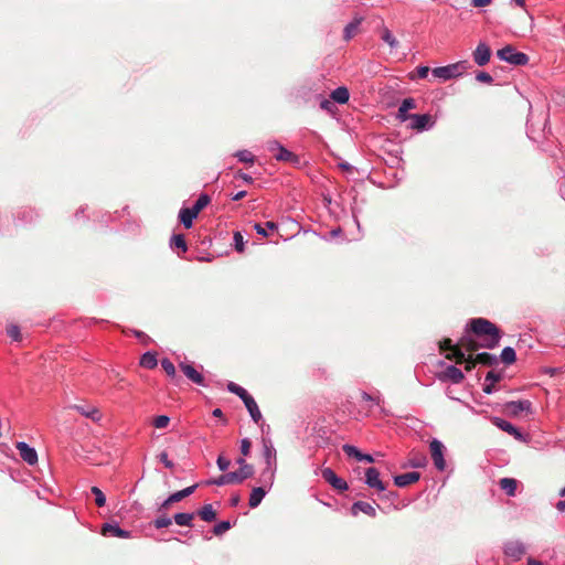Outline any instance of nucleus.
<instances>
[{
    "label": "nucleus",
    "mask_w": 565,
    "mask_h": 565,
    "mask_svg": "<svg viewBox=\"0 0 565 565\" xmlns=\"http://www.w3.org/2000/svg\"><path fill=\"white\" fill-rule=\"evenodd\" d=\"M244 404H245L250 417L253 418V420L255 423H258L262 419V413H260L255 399L253 398V396L249 395L246 398V401H244Z\"/></svg>",
    "instance_id": "obj_23"
},
{
    "label": "nucleus",
    "mask_w": 565,
    "mask_h": 565,
    "mask_svg": "<svg viewBox=\"0 0 565 565\" xmlns=\"http://www.w3.org/2000/svg\"><path fill=\"white\" fill-rule=\"evenodd\" d=\"M446 359L454 360L457 364H462L466 361L465 351L457 343L454 350L446 354Z\"/></svg>",
    "instance_id": "obj_30"
},
{
    "label": "nucleus",
    "mask_w": 565,
    "mask_h": 565,
    "mask_svg": "<svg viewBox=\"0 0 565 565\" xmlns=\"http://www.w3.org/2000/svg\"><path fill=\"white\" fill-rule=\"evenodd\" d=\"M463 70L462 63H455L447 66H440L433 70V75L443 81L454 78L461 74Z\"/></svg>",
    "instance_id": "obj_5"
},
{
    "label": "nucleus",
    "mask_w": 565,
    "mask_h": 565,
    "mask_svg": "<svg viewBox=\"0 0 565 565\" xmlns=\"http://www.w3.org/2000/svg\"><path fill=\"white\" fill-rule=\"evenodd\" d=\"M428 73H429V67L428 66H419V67L416 68V74H417L418 78L427 77Z\"/></svg>",
    "instance_id": "obj_56"
},
{
    "label": "nucleus",
    "mask_w": 565,
    "mask_h": 565,
    "mask_svg": "<svg viewBox=\"0 0 565 565\" xmlns=\"http://www.w3.org/2000/svg\"><path fill=\"white\" fill-rule=\"evenodd\" d=\"M342 450L344 451L345 455H348L349 457H354L356 460H360L362 456V452L355 446L349 444L343 445Z\"/></svg>",
    "instance_id": "obj_39"
},
{
    "label": "nucleus",
    "mask_w": 565,
    "mask_h": 565,
    "mask_svg": "<svg viewBox=\"0 0 565 565\" xmlns=\"http://www.w3.org/2000/svg\"><path fill=\"white\" fill-rule=\"evenodd\" d=\"M491 56V50L486 43H480L473 52L475 62L479 66L486 65Z\"/></svg>",
    "instance_id": "obj_15"
},
{
    "label": "nucleus",
    "mask_w": 565,
    "mask_h": 565,
    "mask_svg": "<svg viewBox=\"0 0 565 565\" xmlns=\"http://www.w3.org/2000/svg\"><path fill=\"white\" fill-rule=\"evenodd\" d=\"M253 473H254L253 466H245V467H239V469L236 471L228 472V476H232L231 482H232V484H235V483H242L244 480L250 478L253 476Z\"/></svg>",
    "instance_id": "obj_16"
},
{
    "label": "nucleus",
    "mask_w": 565,
    "mask_h": 565,
    "mask_svg": "<svg viewBox=\"0 0 565 565\" xmlns=\"http://www.w3.org/2000/svg\"><path fill=\"white\" fill-rule=\"evenodd\" d=\"M239 161L242 162H254V157L247 151H241L237 153Z\"/></svg>",
    "instance_id": "obj_53"
},
{
    "label": "nucleus",
    "mask_w": 565,
    "mask_h": 565,
    "mask_svg": "<svg viewBox=\"0 0 565 565\" xmlns=\"http://www.w3.org/2000/svg\"><path fill=\"white\" fill-rule=\"evenodd\" d=\"M351 510L353 515H356L359 512L365 513L372 518L376 515L375 508L371 503L365 501L354 502Z\"/></svg>",
    "instance_id": "obj_21"
},
{
    "label": "nucleus",
    "mask_w": 565,
    "mask_h": 565,
    "mask_svg": "<svg viewBox=\"0 0 565 565\" xmlns=\"http://www.w3.org/2000/svg\"><path fill=\"white\" fill-rule=\"evenodd\" d=\"M230 465H231V461L228 459H226L225 457L220 456L217 458V466H218L220 470H222V471L227 470Z\"/></svg>",
    "instance_id": "obj_55"
},
{
    "label": "nucleus",
    "mask_w": 565,
    "mask_h": 565,
    "mask_svg": "<svg viewBox=\"0 0 565 565\" xmlns=\"http://www.w3.org/2000/svg\"><path fill=\"white\" fill-rule=\"evenodd\" d=\"M227 390L231 393H234L237 396H239L243 402L246 401V398L249 396V394L247 393V391L245 388H243L242 386H239V385H237V384H235L233 382L228 383Z\"/></svg>",
    "instance_id": "obj_35"
},
{
    "label": "nucleus",
    "mask_w": 565,
    "mask_h": 565,
    "mask_svg": "<svg viewBox=\"0 0 565 565\" xmlns=\"http://www.w3.org/2000/svg\"><path fill=\"white\" fill-rule=\"evenodd\" d=\"M198 484H193L191 487H188L183 490H180L183 494L184 498L189 497L190 494H192L194 492V490L196 489Z\"/></svg>",
    "instance_id": "obj_61"
},
{
    "label": "nucleus",
    "mask_w": 565,
    "mask_h": 565,
    "mask_svg": "<svg viewBox=\"0 0 565 565\" xmlns=\"http://www.w3.org/2000/svg\"><path fill=\"white\" fill-rule=\"evenodd\" d=\"M454 347H456V344H452V341L451 339H444L440 343H439V349L440 351H449V353L454 350Z\"/></svg>",
    "instance_id": "obj_49"
},
{
    "label": "nucleus",
    "mask_w": 565,
    "mask_h": 565,
    "mask_svg": "<svg viewBox=\"0 0 565 565\" xmlns=\"http://www.w3.org/2000/svg\"><path fill=\"white\" fill-rule=\"evenodd\" d=\"M140 365L145 369L152 370L158 365L157 354L146 352L140 359Z\"/></svg>",
    "instance_id": "obj_28"
},
{
    "label": "nucleus",
    "mask_w": 565,
    "mask_h": 565,
    "mask_svg": "<svg viewBox=\"0 0 565 565\" xmlns=\"http://www.w3.org/2000/svg\"><path fill=\"white\" fill-rule=\"evenodd\" d=\"M172 244L177 247V248H181L183 252L186 250V243H185V239H184V236L179 234V235H173L172 237Z\"/></svg>",
    "instance_id": "obj_46"
},
{
    "label": "nucleus",
    "mask_w": 565,
    "mask_h": 565,
    "mask_svg": "<svg viewBox=\"0 0 565 565\" xmlns=\"http://www.w3.org/2000/svg\"><path fill=\"white\" fill-rule=\"evenodd\" d=\"M463 363H465V370L467 372L472 371L476 367V365L478 364L477 361H475V356L472 354H469L468 358H466V361Z\"/></svg>",
    "instance_id": "obj_50"
},
{
    "label": "nucleus",
    "mask_w": 565,
    "mask_h": 565,
    "mask_svg": "<svg viewBox=\"0 0 565 565\" xmlns=\"http://www.w3.org/2000/svg\"><path fill=\"white\" fill-rule=\"evenodd\" d=\"M198 514L205 522H212L216 519V512L214 511L212 504H204Z\"/></svg>",
    "instance_id": "obj_29"
},
{
    "label": "nucleus",
    "mask_w": 565,
    "mask_h": 565,
    "mask_svg": "<svg viewBox=\"0 0 565 565\" xmlns=\"http://www.w3.org/2000/svg\"><path fill=\"white\" fill-rule=\"evenodd\" d=\"M17 449L19 450L20 457L29 465H35L38 462V454L34 448H31L26 443H17Z\"/></svg>",
    "instance_id": "obj_11"
},
{
    "label": "nucleus",
    "mask_w": 565,
    "mask_h": 565,
    "mask_svg": "<svg viewBox=\"0 0 565 565\" xmlns=\"http://www.w3.org/2000/svg\"><path fill=\"white\" fill-rule=\"evenodd\" d=\"M102 533L104 535L109 534V535L121 537V539H127L130 536L128 531H125V530L120 529L119 526L113 525L109 523H106L103 525Z\"/></svg>",
    "instance_id": "obj_22"
},
{
    "label": "nucleus",
    "mask_w": 565,
    "mask_h": 565,
    "mask_svg": "<svg viewBox=\"0 0 565 565\" xmlns=\"http://www.w3.org/2000/svg\"><path fill=\"white\" fill-rule=\"evenodd\" d=\"M71 408L77 411L83 416L90 418L93 422H99L102 419V413L100 411L90 405H73Z\"/></svg>",
    "instance_id": "obj_14"
},
{
    "label": "nucleus",
    "mask_w": 565,
    "mask_h": 565,
    "mask_svg": "<svg viewBox=\"0 0 565 565\" xmlns=\"http://www.w3.org/2000/svg\"><path fill=\"white\" fill-rule=\"evenodd\" d=\"M169 423L170 418L167 415L156 416L152 420V425L158 429L166 428L169 425Z\"/></svg>",
    "instance_id": "obj_41"
},
{
    "label": "nucleus",
    "mask_w": 565,
    "mask_h": 565,
    "mask_svg": "<svg viewBox=\"0 0 565 565\" xmlns=\"http://www.w3.org/2000/svg\"><path fill=\"white\" fill-rule=\"evenodd\" d=\"M476 79L481 83H491L493 81L492 76L487 72H479Z\"/></svg>",
    "instance_id": "obj_52"
},
{
    "label": "nucleus",
    "mask_w": 565,
    "mask_h": 565,
    "mask_svg": "<svg viewBox=\"0 0 565 565\" xmlns=\"http://www.w3.org/2000/svg\"><path fill=\"white\" fill-rule=\"evenodd\" d=\"M179 367L190 381L198 385H205L204 376L193 365L182 362Z\"/></svg>",
    "instance_id": "obj_12"
},
{
    "label": "nucleus",
    "mask_w": 565,
    "mask_h": 565,
    "mask_svg": "<svg viewBox=\"0 0 565 565\" xmlns=\"http://www.w3.org/2000/svg\"><path fill=\"white\" fill-rule=\"evenodd\" d=\"M500 60L505 61L512 65H525L529 62V56L522 52L515 51L512 45H505L497 52Z\"/></svg>",
    "instance_id": "obj_4"
},
{
    "label": "nucleus",
    "mask_w": 565,
    "mask_h": 565,
    "mask_svg": "<svg viewBox=\"0 0 565 565\" xmlns=\"http://www.w3.org/2000/svg\"><path fill=\"white\" fill-rule=\"evenodd\" d=\"M254 228L255 231L257 232V234L262 235V236H267V231H266V226L264 227L263 225L256 223L254 225Z\"/></svg>",
    "instance_id": "obj_60"
},
{
    "label": "nucleus",
    "mask_w": 565,
    "mask_h": 565,
    "mask_svg": "<svg viewBox=\"0 0 565 565\" xmlns=\"http://www.w3.org/2000/svg\"><path fill=\"white\" fill-rule=\"evenodd\" d=\"M556 509H557L559 512H564V513H565V500L558 501V502L556 503Z\"/></svg>",
    "instance_id": "obj_64"
},
{
    "label": "nucleus",
    "mask_w": 565,
    "mask_h": 565,
    "mask_svg": "<svg viewBox=\"0 0 565 565\" xmlns=\"http://www.w3.org/2000/svg\"><path fill=\"white\" fill-rule=\"evenodd\" d=\"M250 448H252V443L249 439L247 438H244L242 441H241V452L243 455V457H246L249 455L250 452Z\"/></svg>",
    "instance_id": "obj_47"
},
{
    "label": "nucleus",
    "mask_w": 565,
    "mask_h": 565,
    "mask_svg": "<svg viewBox=\"0 0 565 565\" xmlns=\"http://www.w3.org/2000/svg\"><path fill=\"white\" fill-rule=\"evenodd\" d=\"M322 478L339 491L348 489V483L342 478H339L331 468H324L321 471Z\"/></svg>",
    "instance_id": "obj_9"
},
{
    "label": "nucleus",
    "mask_w": 565,
    "mask_h": 565,
    "mask_svg": "<svg viewBox=\"0 0 565 565\" xmlns=\"http://www.w3.org/2000/svg\"><path fill=\"white\" fill-rule=\"evenodd\" d=\"M266 494V490L264 487H256L252 490V493L249 495L248 504L250 508H256L260 504L262 500L264 499Z\"/></svg>",
    "instance_id": "obj_25"
},
{
    "label": "nucleus",
    "mask_w": 565,
    "mask_h": 565,
    "mask_svg": "<svg viewBox=\"0 0 565 565\" xmlns=\"http://www.w3.org/2000/svg\"><path fill=\"white\" fill-rule=\"evenodd\" d=\"M233 239H234L235 250L238 252V253H244V250H245V241H244V237H243L242 233L238 232V231L234 232Z\"/></svg>",
    "instance_id": "obj_38"
},
{
    "label": "nucleus",
    "mask_w": 565,
    "mask_h": 565,
    "mask_svg": "<svg viewBox=\"0 0 565 565\" xmlns=\"http://www.w3.org/2000/svg\"><path fill=\"white\" fill-rule=\"evenodd\" d=\"M416 108V102L414 98H405L402 104L399 105L398 111H397V119L401 121H406L411 118V115H408V110Z\"/></svg>",
    "instance_id": "obj_19"
},
{
    "label": "nucleus",
    "mask_w": 565,
    "mask_h": 565,
    "mask_svg": "<svg viewBox=\"0 0 565 565\" xmlns=\"http://www.w3.org/2000/svg\"><path fill=\"white\" fill-rule=\"evenodd\" d=\"M381 39L385 43H387L391 49H396L399 44L396 38L391 33V31L386 26H383L381 29Z\"/></svg>",
    "instance_id": "obj_32"
},
{
    "label": "nucleus",
    "mask_w": 565,
    "mask_h": 565,
    "mask_svg": "<svg viewBox=\"0 0 565 565\" xmlns=\"http://www.w3.org/2000/svg\"><path fill=\"white\" fill-rule=\"evenodd\" d=\"M470 331L477 337L483 338L482 348L493 349L499 344L501 332L499 328L484 318H475L469 322Z\"/></svg>",
    "instance_id": "obj_1"
},
{
    "label": "nucleus",
    "mask_w": 565,
    "mask_h": 565,
    "mask_svg": "<svg viewBox=\"0 0 565 565\" xmlns=\"http://www.w3.org/2000/svg\"><path fill=\"white\" fill-rule=\"evenodd\" d=\"M525 552V546L520 541H509L504 545V554L512 561L521 559Z\"/></svg>",
    "instance_id": "obj_7"
},
{
    "label": "nucleus",
    "mask_w": 565,
    "mask_h": 565,
    "mask_svg": "<svg viewBox=\"0 0 565 565\" xmlns=\"http://www.w3.org/2000/svg\"><path fill=\"white\" fill-rule=\"evenodd\" d=\"M264 456L266 458V461L268 465H270V460L273 457H275V450L271 446L265 445L264 447Z\"/></svg>",
    "instance_id": "obj_54"
},
{
    "label": "nucleus",
    "mask_w": 565,
    "mask_h": 565,
    "mask_svg": "<svg viewBox=\"0 0 565 565\" xmlns=\"http://www.w3.org/2000/svg\"><path fill=\"white\" fill-rule=\"evenodd\" d=\"M409 119L413 121L411 125L412 129L422 131V130L426 129V127L430 124L431 116L428 114H423V115L413 114V115H411Z\"/></svg>",
    "instance_id": "obj_18"
},
{
    "label": "nucleus",
    "mask_w": 565,
    "mask_h": 565,
    "mask_svg": "<svg viewBox=\"0 0 565 565\" xmlns=\"http://www.w3.org/2000/svg\"><path fill=\"white\" fill-rule=\"evenodd\" d=\"M443 450H444V445L439 440L434 439L430 443V454H431V458L434 460V465L440 471H443L446 467V461L444 459Z\"/></svg>",
    "instance_id": "obj_8"
},
{
    "label": "nucleus",
    "mask_w": 565,
    "mask_h": 565,
    "mask_svg": "<svg viewBox=\"0 0 565 565\" xmlns=\"http://www.w3.org/2000/svg\"><path fill=\"white\" fill-rule=\"evenodd\" d=\"M501 374L500 373H495L493 371H490L487 373L486 375V381L489 382V383H497L499 381H501Z\"/></svg>",
    "instance_id": "obj_51"
},
{
    "label": "nucleus",
    "mask_w": 565,
    "mask_h": 565,
    "mask_svg": "<svg viewBox=\"0 0 565 565\" xmlns=\"http://www.w3.org/2000/svg\"><path fill=\"white\" fill-rule=\"evenodd\" d=\"M500 488L507 492L508 495L513 497L515 494L518 481L513 478H502L500 480Z\"/></svg>",
    "instance_id": "obj_26"
},
{
    "label": "nucleus",
    "mask_w": 565,
    "mask_h": 565,
    "mask_svg": "<svg viewBox=\"0 0 565 565\" xmlns=\"http://www.w3.org/2000/svg\"><path fill=\"white\" fill-rule=\"evenodd\" d=\"M492 0H471V4L476 8H483L491 3Z\"/></svg>",
    "instance_id": "obj_58"
},
{
    "label": "nucleus",
    "mask_w": 565,
    "mask_h": 565,
    "mask_svg": "<svg viewBox=\"0 0 565 565\" xmlns=\"http://www.w3.org/2000/svg\"><path fill=\"white\" fill-rule=\"evenodd\" d=\"M440 380H449L455 384L461 383L465 375L461 370L454 365L447 366L439 375Z\"/></svg>",
    "instance_id": "obj_13"
},
{
    "label": "nucleus",
    "mask_w": 565,
    "mask_h": 565,
    "mask_svg": "<svg viewBox=\"0 0 565 565\" xmlns=\"http://www.w3.org/2000/svg\"><path fill=\"white\" fill-rule=\"evenodd\" d=\"M349 97V90L344 86L338 87L331 93V98L339 104H345Z\"/></svg>",
    "instance_id": "obj_27"
},
{
    "label": "nucleus",
    "mask_w": 565,
    "mask_h": 565,
    "mask_svg": "<svg viewBox=\"0 0 565 565\" xmlns=\"http://www.w3.org/2000/svg\"><path fill=\"white\" fill-rule=\"evenodd\" d=\"M516 360L515 351L511 347H507L501 352V361L505 364H512Z\"/></svg>",
    "instance_id": "obj_34"
},
{
    "label": "nucleus",
    "mask_w": 565,
    "mask_h": 565,
    "mask_svg": "<svg viewBox=\"0 0 565 565\" xmlns=\"http://www.w3.org/2000/svg\"><path fill=\"white\" fill-rule=\"evenodd\" d=\"M458 345H460V348L463 351L469 352V354H472L473 352H477L480 348H482L480 343H478L475 339H472L469 335L461 337L458 341Z\"/></svg>",
    "instance_id": "obj_20"
},
{
    "label": "nucleus",
    "mask_w": 565,
    "mask_h": 565,
    "mask_svg": "<svg viewBox=\"0 0 565 565\" xmlns=\"http://www.w3.org/2000/svg\"><path fill=\"white\" fill-rule=\"evenodd\" d=\"M475 361H477L478 364L492 366L497 363V358L493 354L483 352L475 355Z\"/></svg>",
    "instance_id": "obj_31"
},
{
    "label": "nucleus",
    "mask_w": 565,
    "mask_h": 565,
    "mask_svg": "<svg viewBox=\"0 0 565 565\" xmlns=\"http://www.w3.org/2000/svg\"><path fill=\"white\" fill-rule=\"evenodd\" d=\"M362 22V18H355L352 22H350L343 31L344 41H350L354 38L359 32V26Z\"/></svg>",
    "instance_id": "obj_24"
},
{
    "label": "nucleus",
    "mask_w": 565,
    "mask_h": 565,
    "mask_svg": "<svg viewBox=\"0 0 565 565\" xmlns=\"http://www.w3.org/2000/svg\"><path fill=\"white\" fill-rule=\"evenodd\" d=\"M230 527H231V524L228 521H222L214 526L213 533L218 536V535H222L223 533H225L227 530H230Z\"/></svg>",
    "instance_id": "obj_45"
},
{
    "label": "nucleus",
    "mask_w": 565,
    "mask_h": 565,
    "mask_svg": "<svg viewBox=\"0 0 565 565\" xmlns=\"http://www.w3.org/2000/svg\"><path fill=\"white\" fill-rule=\"evenodd\" d=\"M183 499L184 497L181 491H177L170 495V501H172L173 503L179 502Z\"/></svg>",
    "instance_id": "obj_59"
},
{
    "label": "nucleus",
    "mask_w": 565,
    "mask_h": 565,
    "mask_svg": "<svg viewBox=\"0 0 565 565\" xmlns=\"http://www.w3.org/2000/svg\"><path fill=\"white\" fill-rule=\"evenodd\" d=\"M532 403L527 399L512 401L504 405V412L511 416H520L522 413H531Z\"/></svg>",
    "instance_id": "obj_6"
},
{
    "label": "nucleus",
    "mask_w": 565,
    "mask_h": 565,
    "mask_svg": "<svg viewBox=\"0 0 565 565\" xmlns=\"http://www.w3.org/2000/svg\"><path fill=\"white\" fill-rule=\"evenodd\" d=\"M495 424L498 427H500L502 430L509 433L510 435L520 436V433L511 423L503 420V419H497Z\"/></svg>",
    "instance_id": "obj_36"
},
{
    "label": "nucleus",
    "mask_w": 565,
    "mask_h": 565,
    "mask_svg": "<svg viewBox=\"0 0 565 565\" xmlns=\"http://www.w3.org/2000/svg\"><path fill=\"white\" fill-rule=\"evenodd\" d=\"M267 149L273 153L274 158L278 161L290 162L295 166L300 163V158L294 152L286 149L277 140H270L267 142Z\"/></svg>",
    "instance_id": "obj_3"
},
{
    "label": "nucleus",
    "mask_w": 565,
    "mask_h": 565,
    "mask_svg": "<svg viewBox=\"0 0 565 565\" xmlns=\"http://www.w3.org/2000/svg\"><path fill=\"white\" fill-rule=\"evenodd\" d=\"M210 202L211 198L207 194H201L192 207L181 209L179 217L185 228L192 227L193 220Z\"/></svg>",
    "instance_id": "obj_2"
},
{
    "label": "nucleus",
    "mask_w": 565,
    "mask_h": 565,
    "mask_svg": "<svg viewBox=\"0 0 565 565\" xmlns=\"http://www.w3.org/2000/svg\"><path fill=\"white\" fill-rule=\"evenodd\" d=\"M160 461L167 467V468H173V462L171 460H169L168 458V454L167 452H161L160 454Z\"/></svg>",
    "instance_id": "obj_57"
},
{
    "label": "nucleus",
    "mask_w": 565,
    "mask_h": 565,
    "mask_svg": "<svg viewBox=\"0 0 565 565\" xmlns=\"http://www.w3.org/2000/svg\"><path fill=\"white\" fill-rule=\"evenodd\" d=\"M92 493L95 495V503L97 507H104L106 503V497L98 487H92Z\"/></svg>",
    "instance_id": "obj_40"
},
{
    "label": "nucleus",
    "mask_w": 565,
    "mask_h": 565,
    "mask_svg": "<svg viewBox=\"0 0 565 565\" xmlns=\"http://www.w3.org/2000/svg\"><path fill=\"white\" fill-rule=\"evenodd\" d=\"M193 518V513H177L173 519L180 526H191Z\"/></svg>",
    "instance_id": "obj_33"
},
{
    "label": "nucleus",
    "mask_w": 565,
    "mask_h": 565,
    "mask_svg": "<svg viewBox=\"0 0 565 565\" xmlns=\"http://www.w3.org/2000/svg\"><path fill=\"white\" fill-rule=\"evenodd\" d=\"M426 462H427V458L420 454L412 455V457L409 458V466H412L414 468L425 467Z\"/></svg>",
    "instance_id": "obj_37"
},
{
    "label": "nucleus",
    "mask_w": 565,
    "mask_h": 565,
    "mask_svg": "<svg viewBox=\"0 0 565 565\" xmlns=\"http://www.w3.org/2000/svg\"><path fill=\"white\" fill-rule=\"evenodd\" d=\"M232 476H228V473L220 476L217 479L213 480L211 483H214L216 486H223V484H232L231 482Z\"/></svg>",
    "instance_id": "obj_48"
},
{
    "label": "nucleus",
    "mask_w": 565,
    "mask_h": 565,
    "mask_svg": "<svg viewBox=\"0 0 565 565\" xmlns=\"http://www.w3.org/2000/svg\"><path fill=\"white\" fill-rule=\"evenodd\" d=\"M493 390H494L493 383H489V384L484 385V387H483V392L486 394H491L493 392Z\"/></svg>",
    "instance_id": "obj_63"
},
{
    "label": "nucleus",
    "mask_w": 565,
    "mask_h": 565,
    "mask_svg": "<svg viewBox=\"0 0 565 565\" xmlns=\"http://www.w3.org/2000/svg\"><path fill=\"white\" fill-rule=\"evenodd\" d=\"M419 478H420L419 472H416V471L406 472V473L396 476L394 478V483L397 487L404 488V487H407L409 484L417 482L419 480Z\"/></svg>",
    "instance_id": "obj_17"
},
{
    "label": "nucleus",
    "mask_w": 565,
    "mask_h": 565,
    "mask_svg": "<svg viewBox=\"0 0 565 565\" xmlns=\"http://www.w3.org/2000/svg\"><path fill=\"white\" fill-rule=\"evenodd\" d=\"M161 366L163 371L167 373V375L171 376L172 379H175V366L169 359H163L161 361Z\"/></svg>",
    "instance_id": "obj_42"
},
{
    "label": "nucleus",
    "mask_w": 565,
    "mask_h": 565,
    "mask_svg": "<svg viewBox=\"0 0 565 565\" xmlns=\"http://www.w3.org/2000/svg\"><path fill=\"white\" fill-rule=\"evenodd\" d=\"M7 334L14 341L21 340L20 328L17 324H9L7 327Z\"/></svg>",
    "instance_id": "obj_43"
},
{
    "label": "nucleus",
    "mask_w": 565,
    "mask_h": 565,
    "mask_svg": "<svg viewBox=\"0 0 565 565\" xmlns=\"http://www.w3.org/2000/svg\"><path fill=\"white\" fill-rule=\"evenodd\" d=\"M171 519L166 515L159 516L153 521V525L157 529L168 527L169 525H171Z\"/></svg>",
    "instance_id": "obj_44"
},
{
    "label": "nucleus",
    "mask_w": 565,
    "mask_h": 565,
    "mask_svg": "<svg viewBox=\"0 0 565 565\" xmlns=\"http://www.w3.org/2000/svg\"><path fill=\"white\" fill-rule=\"evenodd\" d=\"M365 483L377 491H384L386 489V484L380 479L379 470L374 467H370L365 470Z\"/></svg>",
    "instance_id": "obj_10"
},
{
    "label": "nucleus",
    "mask_w": 565,
    "mask_h": 565,
    "mask_svg": "<svg viewBox=\"0 0 565 565\" xmlns=\"http://www.w3.org/2000/svg\"><path fill=\"white\" fill-rule=\"evenodd\" d=\"M236 178L242 179L246 183H253V178L246 173L241 172V171L237 173Z\"/></svg>",
    "instance_id": "obj_62"
}]
</instances>
